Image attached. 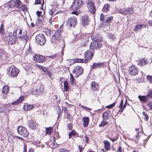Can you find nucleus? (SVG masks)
I'll return each instance as SVG.
<instances>
[{
    "label": "nucleus",
    "mask_w": 152,
    "mask_h": 152,
    "mask_svg": "<svg viewBox=\"0 0 152 152\" xmlns=\"http://www.w3.org/2000/svg\"><path fill=\"white\" fill-rule=\"evenodd\" d=\"M44 89L41 86H37L35 84L34 87L31 90V93L34 95L41 94L43 91Z\"/></svg>",
    "instance_id": "f257e3e1"
},
{
    "label": "nucleus",
    "mask_w": 152,
    "mask_h": 152,
    "mask_svg": "<svg viewBox=\"0 0 152 152\" xmlns=\"http://www.w3.org/2000/svg\"><path fill=\"white\" fill-rule=\"evenodd\" d=\"M19 72L18 69L16 68L14 66L12 65L9 68L8 73L12 77L17 76Z\"/></svg>",
    "instance_id": "f03ea898"
},
{
    "label": "nucleus",
    "mask_w": 152,
    "mask_h": 152,
    "mask_svg": "<svg viewBox=\"0 0 152 152\" xmlns=\"http://www.w3.org/2000/svg\"><path fill=\"white\" fill-rule=\"evenodd\" d=\"M56 32L54 30H49L48 31V34L49 35L50 37V41L52 43H55L56 41L59 38L60 35H58V37H56Z\"/></svg>",
    "instance_id": "7ed1b4c3"
},
{
    "label": "nucleus",
    "mask_w": 152,
    "mask_h": 152,
    "mask_svg": "<svg viewBox=\"0 0 152 152\" xmlns=\"http://www.w3.org/2000/svg\"><path fill=\"white\" fill-rule=\"evenodd\" d=\"M37 43L41 45L45 44L46 39L43 34H39L37 35L35 37Z\"/></svg>",
    "instance_id": "20e7f679"
},
{
    "label": "nucleus",
    "mask_w": 152,
    "mask_h": 152,
    "mask_svg": "<svg viewBox=\"0 0 152 152\" xmlns=\"http://www.w3.org/2000/svg\"><path fill=\"white\" fill-rule=\"evenodd\" d=\"M87 6L88 11L91 13L94 14L95 12V7L93 1L88 0L87 2Z\"/></svg>",
    "instance_id": "39448f33"
},
{
    "label": "nucleus",
    "mask_w": 152,
    "mask_h": 152,
    "mask_svg": "<svg viewBox=\"0 0 152 152\" xmlns=\"http://www.w3.org/2000/svg\"><path fill=\"white\" fill-rule=\"evenodd\" d=\"M82 5L81 0H75L72 5V9L73 10H76L80 8Z\"/></svg>",
    "instance_id": "423d86ee"
},
{
    "label": "nucleus",
    "mask_w": 152,
    "mask_h": 152,
    "mask_svg": "<svg viewBox=\"0 0 152 152\" xmlns=\"http://www.w3.org/2000/svg\"><path fill=\"white\" fill-rule=\"evenodd\" d=\"M17 131L18 134L22 136L27 137L28 135V133L24 127L19 126L17 129Z\"/></svg>",
    "instance_id": "0eeeda50"
},
{
    "label": "nucleus",
    "mask_w": 152,
    "mask_h": 152,
    "mask_svg": "<svg viewBox=\"0 0 152 152\" xmlns=\"http://www.w3.org/2000/svg\"><path fill=\"white\" fill-rule=\"evenodd\" d=\"M94 50L93 49L90 48L85 52L84 57L88 60H91L93 56Z\"/></svg>",
    "instance_id": "6e6552de"
},
{
    "label": "nucleus",
    "mask_w": 152,
    "mask_h": 152,
    "mask_svg": "<svg viewBox=\"0 0 152 152\" xmlns=\"http://www.w3.org/2000/svg\"><path fill=\"white\" fill-rule=\"evenodd\" d=\"M77 22V20L75 17H71L68 20L66 21V24L68 26L73 27L76 25Z\"/></svg>",
    "instance_id": "1a4fd4ad"
},
{
    "label": "nucleus",
    "mask_w": 152,
    "mask_h": 152,
    "mask_svg": "<svg viewBox=\"0 0 152 152\" xmlns=\"http://www.w3.org/2000/svg\"><path fill=\"white\" fill-rule=\"evenodd\" d=\"M83 69L80 66H75L73 73L75 75V76L77 77L82 74Z\"/></svg>",
    "instance_id": "9d476101"
},
{
    "label": "nucleus",
    "mask_w": 152,
    "mask_h": 152,
    "mask_svg": "<svg viewBox=\"0 0 152 152\" xmlns=\"http://www.w3.org/2000/svg\"><path fill=\"white\" fill-rule=\"evenodd\" d=\"M138 71V69L135 66H131L129 69V74L133 76L137 75Z\"/></svg>",
    "instance_id": "9b49d317"
},
{
    "label": "nucleus",
    "mask_w": 152,
    "mask_h": 152,
    "mask_svg": "<svg viewBox=\"0 0 152 152\" xmlns=\"http://www.w3.org/2000/svg\"><path fill=\"white\" fill-rule=\"evenodd\" d=\"M34 60L38 63H42L44 61L45 58L41 55H36L34 58Z\"/></svg>",
    "instance_id": "f8f14e48"
},
{
    "label": "nucleus",
    "mask_w": 152,
    "mask_h": 152,
    "mask_svg": "<svg viewBox=\"0 0 152 152\" xmlns=\"http://www.w3.org/2000/svg\"><path fill=\"white\" fill-rule=\"evenodd\" d=\"M17 40V37L16 35L13 34L12 35L9 37L8 43L10 45H12L15 43Z\"/></svg>",
    "instance_id": "ddd939ff"
},
{
    "label": "nucleus",
    "mask_w": 152,
    "mask_h": 152,
    "mask_svg": "<svg viewBox=\"0 0 152 152\" xmlns=\"http://www.w3.org/2000/svg\"><path fill=\"white\" fill-rule=\"evenodd\" d=\"M127 102V100H126L125 103L124 105V101L122 99L120 102V104L119 106V108L120 109L118 111L122 113L124 109L126 107V102Z\"/></svg>",
    "instance_id": "4468645a"
},
{
    "label": "nucleus",
    "mask_w": 152,
    "mask_h": 152,
    "mask_svg": "<svg viewBox=\"0 0 152 152\" xmlns=\"http://www.w3.org/2000/svg\"><path fill=\"white\" fill-rule=\"evenodd\" d=\"M27 33V32L26 30L24 31L20 30L19 32L18 37L21 39H26V38Z\"/></svg>",
    "instance_id": "2eb2a0df"
},
{
    "label": "nucleus",
    "mask_w": 152,
    "mask_h": 152,
    "mask_svg": "<svg viewBox=\"0 0 152 152\" xmlns=\"http://www.w3.org/2000/svg\"><path fill=\"white\" fill-rule=\"evenodd\" d=\"M79 39L81 40L82 46L85 45L86 44L88 41V37L82 35L79 37Z\"/></svg>",
    "instance_id": "dca6fc26"
},
{
    "label": "nucleus",
    "mask_w": 152,
    "mask_h": 152,
    "mask_svg": "<svg viewBox=\"0 0 152 152\" xmlns=\"http://www.w3.org/2000/svg\"><path fill=\"white\" fill-rule=\"evenodd\" d=\"M144 27L146 28V26L143 24H137L135 26L134 28V31L136 32H137L138 31L141 30V28Z\"/></svg>",
    "instance_id": "f3484780"
},
{
    "label": "nucleus",
    "mask_w": 152,
    "mask_h": 152,
    "mask_svg": "<svg viewBox=\"0 0 152 152\" xmlns=\"http://www.w3.org/2000/svg\"><path fill=\"white\" fill-rule=\"evenodd\" d=\"M104 65V63H94L92 66H91V68L97 69L103 67Z\"/></svg>",
    "instance_id": "a211bd4d"
},
{
    "label": "nucleus",
    "mask_w": 152,
    "mask_h": 152,
    "mask_svg": "<svg viewBox=\"0 0 152 152\" xmlns=\"http://www.w3.org/2000/svg\"><path fill=\"white\" fill-rule=\"evenodd\" d=\"M28 123L29 127L31 129H36L37 124L35 121L29 120Z\"/></svg>",
    "instance_id": "6ab92c4d"
},
{
    "label": "nucleus",
    "mask_w": 152,
    "mask_h": 152,
    "mask_svg": "<svg viewBox=\"0 0 152 152\" xmlns=\"http://www.w3.org/2000/svg\"><path fill=\"white\" fill-rule=\"evenodd\" d=\"M138 98L141 102H147L150 98L148 94L146 96H139Z\"/></svg>",
    "instance_id": "aec40b11"
},
{
    "label": "nucleus",
    "mask_w": 152,
    "mask_h": 152,
    "mask_svg": "<svg viewBox=\"0 0 152 152\" xmlns=\"http://www.w3.org/2000/svg\"><path fill=\"white\" fill-rule=\"evenodd\" d=\"M91 88L92 90L98 91L99 86L97 83L94 81H93L91 83Z\"/></svg>",
    "instance_id": "412c9836"
},
{
    "label": "nucleus",
    "mask_w": 152,
    "mask_h": 152,
    "mask_svg": "<svg viewBox=\"0 0 152 152\" xmlns=\"http://www.w3.org/2000/svg\"><path fill=\"white\" fill-rule=\"evenodd\" d=\"M34 106L33 104H25L23 106V109L25 111H29L32 109Z\"/></svg>",
    "instance_id": "4be33fe9"
},
{
    "label": "nucleus",
    "mask_w": 152,
    "mask_h": 152,
    "mask_svg": "<svg viewBox=\"0 0 152 152\" xmlns=\"http://www.w3.org/2000/svg\"><path fill=\"white\" fill-rule=\"evenodd\" d=\"M148 62V61L147 59L143 58L141 59L140 61L138 63V65H140V66H142L146 65Z\"/></svg>",
    "instance_id": "5701e85b"
},
{
    "label": "nucleus",
    "mask_w": 152,
    "mask_h": 152,
    "mask_svg": "<svg viewBox=\"0 0 152 152\" xmlns=\"http://www.w3.org/2000/svg\"><path fill=\"white\" fill-rule=\"evenodd\" d=\"M88 18L87 15H85L82 17V20L84 25H87L88 23Z\"/></svg>",
    "instance_id": "b1692460"
},
{
    "label": "nucleus",
    "mask_w": 152,
    "mask_h": 152,
    "mask_svg": "<svg viewBox=\"0 0 152 152\" xmlns=\"http://www.w3.org/2000/svg\"><path fill=\"white\" fill-rule=\"evenodd\" d=\"M23 4H21V2L20 0H16L15 6L16 7L20 9L21 8Z\"/></svg>",
    "instance_id": "393cba45"
},
{
    "label": "nucleus",
    "mask_w": 152,
    "mask_h": 152,
    "mask_svg": "<svg viewBox=\"0 0 152 152\" xmlns=\"http://www.w3.org/2000/svg\"><path fill=\"white\" fill-rule=\"evenodd\" d=\"M104 144V146L106 151H107L110 148V142L107 140H105L103 142Z\"/></svg>",
    "instance_id": "a878e982"
},
{
    "label": "nucleus",
    "mask_w": 152,
    "mask_h": 152,
    "mask_svg": "<svg viewBox=\"0 0 152 152\" xmlns=\"http://www.w3.org/2000/svg\"><path fill=\"white\" fill-rule=\"evenodd\" d=\"M9 87L7 86H5L2 89V92L3 95H6L9 92Z\"/></svg>",
    "instance_id": "bb28decb"
},
{
    "label": "nucleus",
    "mask_w": 152,
    "mask_h": 152,
    "mask_svg": "<svg viewBox=\"0 0 152 152\" xmlns=\"http://www.w3.org/2000/svg\"><path fill=\"white\" fill-rule=\"evenodd\" d=\"M24 99V97L23 96L20 97L18 99L14 102H12L11 103L12 105H16L20 103L23 101Z\"/></svg>",
    "instance_id": "cd10ccee"
},
{
    "label": "nucleus",
    "mask_w": 152,
    "mask_h": 152,
    "mask_svg": "<svg viewBox=\"0 0 152 152\" xmlns=\"http://www.w3.org/2000/svg\"><path fill=\"white\" fill-rule=\"evenodd\" d=\"M89 120V118L88 117H84L83 118V125L85 127H86L88 125Z\"/></svg>",
    "instance_id": "c85d7f7f"
},
{
    "label": "nucleus",
    "mask_w": 152,
    "mask_h": 152,
    "mask_svg": "<svg viewBox=\"0 0 152 152\" xmlns=\"http://www.w3.org/2000/svg\"><path fill=\"white\" fill-rule=\"evenodd\" d=\"M50 139L51 140L49 142L48 145H49L50 147L53 148L55 146L54 145L55 144V140L54 138L53 137H51Z\"/></svg>",
    "instance_id": "c756f323"
},
{
    "label": "nucleus",
    "mask_w": 152,
    "mask_h": 152,
    "mask_svg": "<svg viewBox=\"0 0 152 152\" xmlns=\"http://www.w3.org/2000/svg\"><path fill=\"white\" fill-rule=\"evenodd\" d=\"M64 2V0H55L53 3V5H62Z\"/></svg>",
    "instance_id": "7c9ffc66"
},
{
    "label": "nucleus",
    "mask_w": 152,
    "mask_h": 152,
    "mask_svg": "<svg viewBox=\"0 0 152 152\" xmlns=\"http://www.w3.org/2000/svg\"><path fill=\"white\" fill-rule=\"evenodd\" d=\"M15 1L13 0L9 1L7 4V6L9 8L13 7L15 5Z\"/></svg>",
    "instance_id": "2f4dec72"
},
{
    "label": "nucleus",
    "mask_w": 152,
    "mask_h": 152,
    "mask_svg": "<svg viewBox=\"0 0 152 152\" xmlns=\"http://www.w3.org/2000/svg\"><path fill=\"white\" fill-rule=\"evenodd\" d=\"M64 88L65 91H67L69 89L68 83L67 81L65 80L64 82Z\"/></svg>",
    "instance_id": "473e14b6"
},
{
    "label": "nucleus",
    "mask_w": 152,
    "mask_h": 152,
    "mask_svg": "<svg viewBox=\"0 0 152 152\" xmlns=\"http://www.w3.org/2000/svg\"><path fill=\"white\" fill-rule=\"evenodd\" d=\"M110 6L108 4H105L102 10L104 12H106L109 10Z\"/></svg>",
    "instance_id": "72a5a7b5"
},
{
    "label": "nucleus",
    "mask_w": 152,
    "mask_h": 152,
    "mask_svg": "<svg viewBox=\"0 0 152 152\" xmlns=\"http://www.w3.org/2000/svg\"><path fill=\"white\" fill-rule=\"evenodd\" d=\"M108 124V122H107L106 120L104 119L101 123L99 124V126L100 127H103L105 125H107Z\"/></svg>",
    "instance_id": "f704fd0d"
},
{
    "label": "nucleus",
    "mask_w": 152,
    "mask_h": 152,
    "mask_svg": "<svg viewBox=\"0 0 152 152\" xmlns=\"http://www.w3.org/2000/svg\"><path fill=\"white\" fill-rule=\"evenodd\" d=\"M108 113L107 112H104L102 114V117L103 119H109L110 116L108 115Z\"/></svg>",
    "instance_id": "c9c22d12"
},
{
    "label": "nucleus",
    "mask_w": 152,
    "mask_h": 152,
    "mask_svg": "<svg viewBox=\"0 0 152 152\" xmlns=\"http://www.w3.org/2000/svg\"><path fill=\"white\" fill-rule=\"evenodd\" d=\"M77 134V132L75 130H72L71 132H70L68 134L69 138L72 136L76 135Z\"/></svg>",
    "instance_id": "e433bc0d"
},
{
    "label": "nucleus",
    "mask_w": 152,
    "mask_h": 152,
    "mask_svg": "<svg viewBox=\"0 0 152 152\" xmlns=\"http://www.w3.org/2000/svg\"><path fill=\"white\" fill-rule=\"evenodd\" d=\"M119 11V12L122 14H126V9H120Z\"/></svg>",
    "instance_id": "4c0bfd02"
},
{
    "label": "nucleus",
    "mask_w": 152,
    "mask_h": 152,
    "mask_svg": "<svg viewBox=\"0 0 152 152\" xmlns=\"http://www.w3.org/2000/svg\"><path fill=\"white\" fill-rule=\"evenodd\" d=\"M4 32V26L3 24H1L0 28V33L3 34Z\"/></svg>",
    "instance_id": "58836bf2"
},
{
    "label": "nucleus",
    "mask_w": 152,
    "mask_h": 152,
    "mask_svg": "<svg viewBox=\"0 0 152 152\" xmlns=\"http://www.w3.org/2000/svg\"><path fill=\"white\" fill-rule=\"evenodd\" d=\"M143 116L142 118H143L145 120L147 121L148 120V115L145 113V112H143Z\"/></svg>",
    "instance_id": "ea45409f"
},
{
    "label": "nucleus",
    "mask_w": 152,
    "mask_h": 152,
    "mask_svg": "<svg viewBox=\"0 0 152 152\" xmlns=\"http://www.w3.org/2000/svg\"><path fill=\"white\" fill-rule=\"evenodd\" d=\"M133 13V12L132 9L129 8L126 9V14H132Z\"/></svg>",
    "instance_id": "a19ab883"
},
{
    "label": "nucleus",
    "mask_w": 152,
    "mask_h": 152,
    "mask_svg": "<svg viewBox=\"0 0 152 152\" xmlns=\"http://www.w3.org/2000/svg\"><path fill=\"white\" fill-rule=\"evenodd\" d=\"M96 45V42H91L90 45V48L95 49V46Z\"/></svg>",
    "instance_id": "79ce46f5"
},
{
    "label": "nucleus",
    "mask_w": 152,
    "mask_h": 152,
    "mask_svg": "<svg viewBox=\"0 0 152 152\" xmlns=\"http://www.w3.org/2000/svg\"><path fill=\"white\" fill-rule=\"evenodd\" d=\"M102 46V44L99 42H96V45L95 46L96 49H100Z\"/></svg>",
    "instance_id": "37998d69"
},
{
    "label": "nucleus",
    "mask_w": 152,
    "mask_h": 152,
    "mask_svg": "<svg viewBox=\"0 0 152 152\" xmlns=\"http://www.w3.org/2000/svg\"><path fill=\"white\" fill-rule=\"evenodd\" d=\"M108 37L112 39H115L116 37L113 34L110 33L108 34Z\"/></svg>",
    "instance_id": "c03bdc74"
},
{
    "label": "nucleus",
    "mask_w": 152,
    "mask_h": 152,
    "mask_svg": "<svg viewBox=\"0 0 152 152\" xmlns=\"http://www.w3.org/2000/svg\"><path fill=\"white\" fill-rule=\"evenodd\" d=\"M113 18V16H111L107 18L106 20V22L108 23L111 22Z\"/></svg>",
    "instance_id": "a18cd8bd"
},
{
    "label": "nucleus",
    "mask_w": 152,
    "mask_h": 152,
    "mask_svg": "<svg viewBox=\"0 0 152 152\" xmlns=\"http://www.w3.org/2000/svg\"><path fill=\"white\" fill-rule=\"evenodd\" d=\"M59 151V152H70L69 150L64 148L60 149Z\"/></svg>",
    "instance_id": "49530a36"
},
{
    "label": "nucleus",
    "mask_w": 152,
    "mask_h": 152,
    "mask_svg": "<svg viewBox=\"0 0 152 152\" xmlns=\"http://www.w3.org/2000/svg\"><path fill=\"white\" fill-rule=\"evenodd\" d=\"M115 103L114 102L113 104L106 106V108L108 109H111L113 108L115 105Z\"/></svg>",
    "instance_id": "de8ad7c7"
},
{
    "label": "nucleus",
    "mask_w": 152,
    "mask_h": 152,
    "mask_svg": "<svg viewBox=\"0 0 152 152\" xmlns=\"http://www.w3.org/2000/svg\"><path fill=\"white\" fill-rule=\"evenodd\" d=\"M53 128L52 127H48V134H51L53 132Z\"/></svg>",
    "instance_id": "09e8293b"
},
{
    "label": "nucleus",
    "mask_w": 152,
    "mask_h": 152,
    "mask_svg": "<svg viewBox=\"0 0 152 152\" xmlns=\"http://www.w3.org/2000/svg\"><path fill=\"white\" fill-rule=\"evenodd\" d=\"M77 61L79 63H85L86 62V60L83 59H77Z\"/></svg>",
    "instance_id": "8fccbe9b"
},
{
    "label": "nucleus",
    "mask_w": 152,
    "mask_h": 152,
    "mask_svg": "<svg viewBox=\"0 0 152 152\" xmlns=\"http://www.w3.org/2000/svg\"><path fill=\"white\" fill-rule=\"evenodd\" d=\"M31 49L29 48L26 50L25 54L26 55H29L31 54Z\"/></svg>",
    "instance_id": "3c124183"
},
{
    "label": "nucleus",
    "mask_w": 152,
    "mask_h": 152,
    "mask_svg": "<svg viewBox=\"0 0 152 152\" xmlns=\"http://www.w3.org/2000/svg\"><path fill=\"white\" fill-rule=\"evenodd\" d=\"M147 78L150 83H152V76L148 75L147 76Z\"/></svg>",
    "instance_id": "603ef678"
},
{
    "label": "nucleus",
    "mask_w": 152,
    "mask_h": 152,
    "mask_svg": "<svg viewBox=\"0 0 152 152\" xmlns=\"http://www.w3.org/2000/svg\"><path fill=\"white\" fill-rule=\"evenodd\" d=\"M97 37H96V36L95 37V39H94V40L95 41H102V39H99L98 37V36H99V34H97Z\"/></svg>",
    "instance_id": "864d4df0"
},
{
    "label": "nucleus",
    "mask_w": 152,
    "mask_h": 152,
    "mask_svg": "<svg viewBox=\"0 0 152 152\" xmlns=\"http://www.w3.org/2000/svg\"><path fill=\"white\" fill-rule=\"evenodd\" d=\"M70 82L72 85H73L75 84V80L72 78V79H70Z\"/></svg>",
    "instance_id": "5fc2aeb1"
},
{
    "label": "nucleus",
    "mask_w": 152,
    "mask_h": 152,
    "mask_svg": "<svg viewBox=\"0 0 152 152\" xmlns=\"http://www.w3.org/2000/svg\"><path fill=\"white\" fill-rule=\"evenodd\" d=\"M81 107L86 110H91V109L90 108L87 107H85L83 105L81 106Z\"/></svg>",
    "instance_id": "6e6d98bb"
},
{
    "label": "nucleus",
    "mask_w": 152,
    "mask_h": 152,
    "mask_svg": "<svg viewBox=\"0 0 152 152\" xmlns=\"http://www.w3.org/2000/svg\"><path fill=\"white\" fill-rule=\"evenodd\" d=\"M104 15L102 14H101L100 15V20L101 21H103L104 20Z\"/></svg>",
    "instance_id": "4d7b16f0"
},
{
    "label": "nucleus",
    "mask_w": 152,
    "mask_h": 152,
    "mask_svg": "<svg viewBox=\"0 0 152 152\" xmlns=\"http://www.w3.org/2000/svg\"><path fill=\"white\" fill-rule=\"evenodd\" d=\"M67 126V127L70 130L72 129V126L71 123H69L68 124Z\"/></svg>",
    "instance_id": "13d9d810"
},
{
    "label": "nucleus",
    "mask_w": 152,
    "mask_h": 152,
    "mask_svg": "<svg viewBox=\"0 0 152 152\" xmlns=\"http://www.w3.org/2000/svg\"><path fill=\"white\" fill-rule=\"evenodd\" d=\"M66 107H63L62 108V112H64V113H66Z\"/></svg>",
    "instance_id": "bf43d9fd"
},
{
    "label": "nucleus",
    "mask_w": 152,
    "mask_h": 152,
    "mask_svg": "<svg viewBox=\"0 0 152 152\" xmlns=\"http://www.w3.org/2000/svg\"><path fill=\"white\" fill-rule=\"evenodd\" d=\"M148 105L150 108L152 110V102H149Z\"/></svg>",
    "instance_id": "052dcab7"
},
{
    "label": "nucleus",
    "mask_w": 152,
    "mask_h": 152,
    "mask_svg": "<svg viewBox=\"0 0 152 152\" xmlns=\"http://www.w3.org/2000/svg\"><path fill=\"white\" fill-rule=\"evenodd\" d=\"M148 94L150 98H151L152 97V90L149 92Z\"/></svg>",
    "instance_id": "680f3d73"
},
{
    "label": "nucleus",
    "mask_w": 152,
    "mask_h": 152,
    "mask_svg": "<svg viewBox=\"0 0 152 152\" xmlns=\"http://www.w3.org/2000/svg\"><path fill=\"white\" fill-rule=\"evenodd\" d=\"M36 65L39 68V69H43V67L42 66H41L39 65V64H36Z\"/></svg>",
    "instance_id": "e2e57ef3"
},
{
    "label": "nucleus",
    "mask_w": 152,
    "mask_h": 152,
    "mask_svg": "<svg viewBox=\"0 0 152 152\" xmlns=\"http://www.w3.org/2000/svg\"><path fill=\"white\" fill-rule=\"evenodd\" d=\"M40 3V0H36L35 2V4H39Z\"/></svg>",
    "instance_id": "0e129e2a"
},
{
    "label": "nucleus",
    "mask_w": 152,
    "mask_h": 152,
    "mask_svg": "<svg viewBox=\"0 0 152 152\" xmlns=\"http://www.w3.org/2000/svg\"><path fill=\"white\" fill-rule=\"evenodd\" d=\"M66 116H67V118H69L70 120H72V116H70V115L69 114H67Z\"/></svg>",
    "instance_id": "69168bd1"
},
{
    "label": "nucleus",
    "mask_w": 152,
    "mask_h": 152,
    "mask_svg": "<svg viewBox=\"0 0 152 152\" xmlns=\"http://www.w3.org/2000/svg\"><path fill=\"white\" fill-rule=\"evenodd\" d=\"M78 148L79 150H80V152H82V150H83V148L82 146H80V145H79L78 146Z\"/></svg>",
    "instance_id": "338daca9"
},
{
    "label": "nucleus",
    "mask_w": 152,
    "mask_h": 152,
    "mask_svg": "<svg viewBox=\"0 0 152 152\" xmlns=\"http://www.w3.org/2000/svg\"><path fill=\"white\" fill-rule=\"evenodd\" d=\"M29 152H34V149L32 148H30L29 150Z\"/></svg>",
    "instance_id": "774afa93"
}]
</instances>
